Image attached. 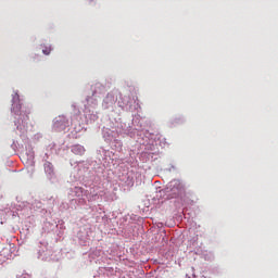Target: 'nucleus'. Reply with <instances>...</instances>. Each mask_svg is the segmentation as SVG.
Wrapping results in <instances>:
<instances>
[{
  "label": "nucleus",
  "instance_id": "nucleus-1",
  "mask_svg": "<svg viewBox=\"0 0 278 278\" xmlns=\"http://www.w3.org/2000/svg\"><path fill=\"white\" fill-rule=\"evenodd\" d=\"M184 192H186V188L184 187V184L177 179L172 180L165 188L167 199H177V197H181Z\"/></svg>",
  "mask_w": 278,
  "mask_h": 278
},
{
  "label": "nucleus",
  "instance_id": "nucleus-2",
  "mask_svg": "<svg viewBox=\"0 0 278 278\" xmlns=\"http://www.w3.org/2000/svg\"><path fill=\"white\" fill-rule=\"evenodd\" d=\"M72 152H74L75 155H84V153H86V149L84 146L77 144L72 148Z\"/></svg>",
  "mask_w": 278,
  "mask_h": 278
},
{
  "label": "nucleus",
  "instance_id": "nucleus-3",
  "mask_svg": "<svg viewBox=\"0 0 278 278\" xmlns=\"http://www.w3.org/2000/svg\"><path fill=\"white\" fill-rule=\"evenodd\" d=\"M45 173L48 175H53V164L51 162H46L43 165Z\"/></svg>",
  "mask_w": 278,
  "mask_h": 278
},
{
  "label": "nucleus",
  "instance_id": "nucleus-4",
  "mask_svg": "<svg viewBox=\"0 0 278 278\" xmlns=\"http://www.w3.org/2000/svg\"><path fill=\"white\" fill-rule=\"evenodd\" d=\"M42 53H43L45 55H49V54L51 53V47L45 48V49L42 50Z\"/></svg>",
  "mask_w": 278,
  "mask_h": 278
}]
</instances>
